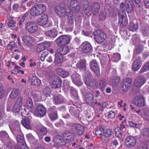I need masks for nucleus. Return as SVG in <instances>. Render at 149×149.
<instances>
[{"instance_id":"nucleus-1","label":"nucleus","mask_w":149,"mask_h":149,"mask_svg":"<svg viewBox=\"0 0 149 149\" xmlns=\"http://www.w3.org/2000/svg\"><path fill=\"white\" fill-rule=\"evenodd\" d=\"M46 9L45 6L42 4H39L31 8L30 13L33 16H38L44 13Z\"/></svg>"},{"instance_id":"nucleus-2","label":"nucleus","mask_w":149,"mask_h":149,"mask_svg":"<svg viewBox=\"0 0 149 149\" xmlns=\"http://www.w3.org/2000/svg\"><path fill=\"white\" fill-rule=\"evenodd\" d=\"M72 139V133L68 131L65 132L63 134V137L62 139L56 140L55 141L56 143L59 147L65 145L68 143Z\"/></svg>"},{"instance_id":"nucleus-3","label":"nucleus","mask_w":149,"mask_h":149,"mask_svg":"<svg viewBox=\"0 0 149 149\" xmlns=\"http://www.w3.org/2000/svg\"><path fill=\"white\" fill-rule=\"evenodd\" d=\"M83 80L87 86H93L96 85V81L92 77L91 74L89 71H86L83 76Z\"/></svg>"},{"instance_id":"nucleus-4","label":"nucleus","mask_w":149,"mask_h":149,"mask_svg":"<svg viewBox=\"0 0 149 149\" xmlns=\"http://www.w3.org/2000/svg\"><path fill=\"white\" fill-rule=\"evenodd\" d=\"M128 20L125 10L121 9L119 11L118 24L121 27L126 26L128 23Z\"/></svg>"},{"instance_id":"nucleus-5","label":"nucleus","mask_w":149,"mask_h":149,"mask_svg":"<svg viewBox=\"0 0 149 149\" xmlns=\"http://www.w3.org/2000/svg\"><path fill=\"white\" fill-rule=\"evenodd\" d=\"M72 39L71 36L66 35H61L55 40V42L58 46H62L68 44Z\"/></svg>"},{"instance_id":"nucleus-6","label":"nucleus","mask_w":149,"mask_h":149,"mask_svg":"<svg viewBox=\"0 0 149 149\" xmlns=\"http://www.w3.org/2000/svg\"><path fill=\"white\" fill-rule=\"evenodd\" d=\"M25 28L26 30L30 33H35L38 29L37 24L33 22L30 21L25 24Z\"/></svg>"},{"instance_id":"nucleus-7","label":"nucleus","mask_w":149,"mask_h":149,"mask_svg":"<svg viewBox=\"0 0 149 149\" xmlns=\"http://www.w3.org/2000/svg\"><path fill=\"white\" fill-rule=\"evenodd\" d=\"M94 34L95 35L94 38L95 40L98 43L103 42L107 37L105 33L100 30L95 31Z\"/></svg>"},{"instance_id":"nucleus-8","label":"nucleus","mask_w":149,"mask_h":149,"mask_svg":"<svg viewBox=\"0 0 149 149\" xmlns=\"http://www.w3.org/2000/svg\"><path fill=\"white\" fill-rule=\"evenodd\" d=\"M81 52L84 53L90 52L92 50V47L91 44L88 42H83L80 46Z\"/></svg>"},{"instance_id":"nucleus-9","label":"nucleus","mask_w":149,"mask_h":149,"mask_svg":"<svg viewBox=\"0 0 149 149\" xmlns=\"http://www.w3.org/2000/svg\"><path fill=\"white\" fill-rule=\"evenodd\" d=\"M46 110L45 107L42 105H40L35 109V114L37 117H42L46 114Z\"/></svg>"},{"instance_id":"nucleus-10","label":"nucleus","mask_w":149,"mask_h":149,"mask_svg":"<svg viewBox=\"0 0 149 149\" xmlns=\"http://www.w3.org/2000/svg\"><path fill=\"white\" fill-rule=\"evenodd\" d=\"M125 145L128 148L134 146L136 143V139L134 136H127L125 140Z\"/></svg>"},{"instance_id":"nucleus-11","label":"nucleus","mask_w":149,"mask_h":149,"mask_svg":"<svg viewBox=\"0 0 149 149\" xmlns=\"http://www.w3.org/2000/svg\"><path fill=\"white\" fill-rule=\"evenodd\" d=\"M90 65V68L93 71L96 75H99L100 73L99 66L96 60H93L91 61Z\"/></svg>"},{"instance_id":"nucleus-12","label":"nucleus","mask_w":149,"mask_h":149,"mask_svg":"<svg viewBox=\"0 0 149 149\" xmlns=\"http://www.w3.org/2000/svg\"><path fill=\"white\" fill-rule=\"evenodd\" d=\"M141 59V57L139 56H137L135 58V60L134 61L132 68V69L133 70L136 71L141 68L142 63Z\"/></svg>"},{"instance_id":"nucleus-13","label":"nucleus","mask_w":149,"mask_h":149,"mask_svg":"<svg viewBox=\"0 0 149 149\" xmlns=\"http://www.w3.org/2000/svg\"><path fill=\"white\" fill-rule=\"evenodd\" d=\"M71 78L73 82L77 86H79L82 84L83 82L81 80V76L78 74L74 72L72 75Z\"/></svg>"},{"instance_id":"nucleus-14","label":"nucleus","mask_w":149,"mask_h":149,"mask_svg":"<svg viewBox=\"0 0 149 149\" xmlns=\"http://www.w3.org/2000/svg\"><path fill=\"white\" fill-rule=\"evenodd\" d=\"M62 83L61 78L57 76H55L52 78V81L51 86L54 88L60 87Z\"/></svg>"},{"instance_id":"nucleus-15","label":"nucleus","mask_w":149,"mask_h":149,"mask_svg":"<svg viewBox=\"0 0 149 149\" xmlns=\"http://www.w3.org/2000/svg\"><path fill=\"white\" fill-rule=\"evenodd\" d=\"M22 98L21 96H19L17 102L14 104L13 108V111L14 112L18 113L20 110L22 105Z\"/></svg>"},{"instance_id":"nucleus-16","label":"nucleus","mask_w":149,"mask_h":149,"mask_svg":"<svg viewBox=\"0 0 149 149\" xmlns=\"http://www.w3.org/2000/svg\"><path fill=\"white\" fill-rule=\"evenodd\" d=\"M134 104L138 107L143 106L145 105L144 100L141 96H136L133 100Z\"/></svg>"},{"instance_id":"nucleus-17","label":"nucleus","mask_w":149,"mask_h":149,"mask_svg":"<svg viewBox=\"0 0 149 149\" xmlns=\"http://www.w3.org/2000/svg\"><path fill=\"white\" fill-rule=\"evenodd\" d=\"M49 54L48 52L47 51H45L41 54L40 57V59L42 61H44L46 58V61L49 62L51 63L53 61L52 57L51 56H48Z\"/></svg>"},{"instance_id":"nucleus-18","label":"nucleus","mask_w":149,"mask_h":149,"mask_svg":"<svg viewBox=\"0 0 149 149\" xmlns=\"http://www.w3.org/2000/svg\"><path fill=\"white\" fill-rule=\"evenodd\" d=\"M73 127L75 131V133L77 134L80 135L83 133L84 128L82 125L79 124H75L74 125Z\"/></svg>"},{"instance_id":"nucleus-19","label":"nucleus","mask_w":149,"mask_h":149,"mask_svg":"<svg viewBox=\"0 0 149 149\" xmlns=\"http://www.w3.org/2000/svg\"><path fill=\"white\" fill-rule=\"evenodd\" d=\"M23 44L26 46H30L32 45L33 41V38L29 36H25L22 38Z\"/></svg>"},{"instance_id":"nucleus-20","label":"nucleus","mask_w":149,"mask_h":149,"mask_svg":"<svg viewBox=\"0 0 149 149\" xmlns=\"http://www.w3.org/2000/svg\"><path fill=\"white\" fill-rule=\"evenodd\" d=\"M48 21V16L44 14L38 20L37 22L38 25L41 26H44L47 24Z\"/></svg>"},{"instance_id":"nucleus-21","label":"nucleus","mask_w":149,"mask_h":149,"mask_svg":"<svg viewBox=\"0 0 149 149\" xmlns=\"http://www.w3.org/2000/svg\"><path fill=\"white\" fill-rule=\"evenodd\" d=\"M77 67L80 70H84L86 69V60L84 59H81L76 65Z\"/></svg>"},{"instance_id":"nucleus-22","label":"nucleus","mask_w":149,"mask_h":149,"mask_svg":"<svg viewBox=\"0 0 149 149\" xmlns=\"http://www.w3.org/2000/svg\"><path fill=\"white\" fill-rule=\"evenodd\" d=\"M145 81L144 78L140 77L136 78L134 82V85L136 87H140L145 83Z\"/></svg>"},{"instance_id":"nucleus-23","label":"nucleus","mask_w":149,"mask_h":149,"mask_svg":"<svg viewBox=\"0 0 149 149\" xmlns=\"http://www.w3.org/2000/svg\"><path fill=\"white\" fill-rule=\"evenodd\" d=\"M63 55L57 52L55 55L54 62L57 65L62 63L63 61Z\"/></svg>"},{"instance_id":"nucleus-24","label":"nucleus","mask_w":149,"mask_h":149,"mask_svg":"<svg viewBox=\"0 0 149 149\" xmlns=\"http://www.w3.org/2000/svg\"><path fill=\"white\" fill-rule=\"evenodd\" d=\"M70 7L73 10H77L78 11L79 10L80 7L79 3L77 1L75 0H72L70 2Z\"/></svg>"},{"instance_id":"nucleus-25","label":"nucleus","mask_w":149,"mask_h":149,"mask_svg":"<svg viewBox=\"0 0 149 149\" xmlns=\"http://www.w3.org/2000/svg\"><path fill=\"white\" fill-rule=\"evenodd\" d=\"M54 101L56 104H61L65 102V100L62 96L60 95L54 97Z\"/></svg>"},{"instance_id":"nucleus-26","label":"nucleus","mask_w":149,"mask_h":149,"mask_svg":"<svg viewBox=\"0 0 149 149\" xmlns=\"http://www.w3.org/2000/svg\"><path fill=\"white\" fill-rule=\"evenodd\" d=\"M85 100L87 104H92L93 102V95L91 93H87L85 95Z\"/></svg>"},{"instance_id":"nucleus-27","label":"nucleus","mask_w":149,"mask_h":149,"mask_svg":"<svg viewBox=\"0 0 149 149\" xmlns=\"http://www.w3.org/2000/svg\"><path fill=\"white\" fill-rule=\"evenodd\" d=\"M69 48L67 46H65L59 48L57 52L62 55H65L67 54L69 52Z\"/></svg>"},{"instance_id":"nucleus-28","label":"nucleus","mask_w":149,"mask_h":149,"mask_svg":"<svg viewBox=\"0 0 149 149\" xmlns=\"http://www.w3.org/2000/svg\"><path fill=\"white\" fill-rule=\"evenodd\" d=\"M21 124L26 128L30 129L31 127L29 119L28 118H26L22 120Z\"/></svg>"},{"instance_id":"nucleus-29","label":"nucleus","mask_w":149,"mask_h":149,"mask_svg":"<svg viewBox=\"0 0 149 149\" xmlns=\"http://www.w3.org/2000/svg\"><path fill=\"white\" fill-rule=\"evenodd\" d=\"M56 71L57 74L62 77H66L68 75V72L63 70L61 68H58L56 70Z\"/></svg>"},{"instance_id":"nucleus-30","label":"nucleus","mask_w":149,"mask_h":149,"mask_svg":"<svg viewBox=\"0 0 149 149\" xmlns=\"http://www.w3.org/2000/svg\"><path fill=\"white\" fill-rule=\"evenodd\" d=\"M47 133V130L46 128L43 126H40L38 129V133L39 136H40V138H42L41 136L45 135Z\"/></svg>"},{"instance_id":"nucleus-31","label":"nucleus","mask_w":149,"mask_h":149,"mask_svg":"<svg viewBox=\"0 0 149 149\" xmlns=\"http://www.w3.org/2000/svg\"><path fill=\"white\" fill-rule=\"evenodd\" d=\"M46 36L51 38H55L57 35V31L55 29H53L46 32Z\"/></svg>"},{"instance_id":"nucleus-32","label":"nucleus","mask_w":149,"mask_h":149,"mask_svg":"<svg viewBox=\"0 0 149 149\" xmlns=\"http://www.w3.org/2000/svg\"><path fill=\"white\" fill-rule=\"evenodd\" d=\"M19 123L17 121H14L12 123L10 124L9 125V127L10 129L13 130H15L19 129Z\"/></svg>"},{"instance_id":"nucleus-33","label":"nucleus","mask_w":149,"mask_h":149,"mask_svg":"<svg viewBox=\"0 0 149 149\" xmlns=\"http://www.w3.org/2000/svg\"><path fill=\"white\" fill-rule=\"evenodd\" d=\"M41 80L36 77H33L31 79V84L32 85L39 86L41 83Z\"/></svg>"},{"instance_id":"nucleus-34","label":"nucleus","mask_w":149,"mask_h":149,"mask_svg":"<svg viewBox=\"0 0 149 149\" xmlns=\"http://www.w3.org/2000/svg\"><path fill=\"white\" fill-rule=\"evenodd\" d=\"M100 6L97 3H95L91 7V12L94 15H96L98 12Z\"/></svg>"},{"instance_id":"nucleus-35","label":"nucleus","mask_w":149,"mask_h":149,"mask_svg":"<svg viewBox=\"0 0 149 149\" xmlns=\"http://www.w3.org/2000/svg\"><path fill=\"white\" fill-rule=\"evenodd\" d=\"M125 8L127 13L131 12L134 8L133 6L130 4V2L128 0L125 1Z\"/></svg>"},{"instance_id":"nucleus-36","label":"nucleus","mask_w":149,"mask_h":149,"mask_svg":"<svg viewBox=\"0 0 149 149\" xmlns=\"http://www.w3.org/2000/svg\"><path fill=\"white\" fill-rule=\"evenodd\" d=\"M148 71H149V61L143 65L139 71V73L141 74Z\"/></svg>"},{"instance_id":"nucleus-37","label":"nucleus","mask_w":149,"mask_h":149,"mask_svg":"<svg viewBox=\"0 0 149 149\" xmlns=\"http://www.w3.org/2000/svg\"><path fill=\"white\" fill-rule=\"evenodd\" d=\"M32 95L35 101H38L41 100L40 94L39 92L35 91L32 93Z\"/></svg>"},{"instance_id":"nucleus-38","label":"nucleus","mask_w":149,"mask_h":149,"mask_svg":"<svg viewBox=\"0 0 149 149\" xmlns=\"http://www.w3.org/2000/svg\"><path fill=\"white\" fill-rule=\"evenodd\" d=\"M141 30L143 34L145 36L149 35V30L148 27L146 25H143L141 24Z\"/></svg>"},{"instance_id":"nucleus-39","label":"nucleus","mask_w":149,"mask_h":149,"mask_svg":"<svg viewBox=\"0 0 149 149\" xmlns=\"http://www.w3.org/2000/svg\"><path fill=\"white\" fill-rule=\"evenodd\" d=\"M104 129L102 127L97 128L95 131V133L96 136L99 137H101L103 135Z\"/></svg>"},{"instance_id":"nucleus-40","label":"nucleus","mask_w":149,"mask_h":149,"mask_svg":"<svg viewBox=\"0 0 149 149\" xmlns=\"http://www.w3.org/2000/svg\"><path fill=\"white\" fill-rule=\"evenodd\" d=\"M120 81L119 77H114L113 78L110 79L109 81L110 84L113 85H116Z\"/></svg>"},{"instance_id":"nucleus-41","label":"nucleus","mask_w":149,"mask_h":149,"mask_svg":"<svg viewBox=\"0 0 149 149\" xmlns=\"http://www.w3.org/2000/svg\"><path fill=\"white\" fill-rule=\"evenodd\" d=\"M68 22L69 24H72L74 22V17L73 15V13L70 11L67 15Z\"/></svg>"},{"instance_id":"nucleus-42","label":"nucleus","mask_w":149,"mask_h":149,"mask_svg":"<svg viewBox=\"0 0 149 149\" xmlns=\"http://www.w3.org/2000/svg\"><path fill=\"white\" fill-rule=\"evenodd\" d=\"M143 49V47L141 45L137 46L134 51L133 56L135 58L136 56V54L140 53Z\"/></svg>"},{"instance_id":"nucleus-43","label":"nucleus","mask_w":149,"mask_h":149,"mask_svg":"<svg viewBox=\"0 0 149 149\" xmlns=\"http://www.w3.org/2000/svg\"><path fill=\"white\" fill-rule=\"evenodd\" d=\"M19 95L18 90L16 88L13 89L12 91L11 92L10 95V97L13 99Z\"/></svg>"},{"instance_id":"nucleus-44","label":"nucleus","mask_w":149,"mask_h":149,"mask_svg":"<svg viewBox=\"0 0 149 149\" xmlns=\"http://www.w3.org/2000/svg\"><path fill=\"white\" fill-rule=\"evenodd\" d=\"M33 105V103L32 100L30 98L27 99L25 107L28 109H31Z\"/></svg>"},{"instance_id":"nucleus-45","label":"nucleus","mask_w":149,"mask_h":149,"mask_svg":"<svg viewBox=\"0 0 149 149\" xmlns=\"http://www.w3.org/2000/svg\"><path fill=\"white\" fill-rule=\"evenodd\" d=\"M120 59V55L118 53L114 54L112 56V60L113 62H117Z\"/></svg>"},{"instance_id":"nucleus-46","label":"nucleus","mask_w":149,"mask_h":149,"mask_svg":"<svg viewBox=\"0 0 149 149\" xmlns=\"http://www.w3.org/2000/svg\"><path fill=\"white\" fill-rule=\"evenodd\" d=\"M16 23L13 20V17H10L8 19V25L9 27H14L15 26Z\"/></svg>"},{"instance_id":"nucleus-47","label":"nucleus","mask_w":149,"mask_h":149,"mask_svg":"<svg viewBox=\"0 0 149 149\" xmlns=\"http://www.w3.org/2000/svg\"><path fill=\"white\" fill-rule=\"evenodd\" d=\"M112 131L111 129H108L104 130V136L107 137H110L112 135Z\"/></svg>"},{"instance_id":"nucleus-48","label":"nucleus","mask_w":149,"mask_h":149,"mask_svg":"<svg viewBox=\"0 0 149 149\" xmlns=\"http://www.w3.org/2000/svg\"><path fill=\"white\" fill-rule=\"evenodd\" d=\"M107 85L106 82L104 80H101L99 83V88L101 90L103 91L104 90Z\"/></svg>"},{"instance_id":"nucleus-49","label":"nucleus","mask_w":149,"mask_h":149,"mask_svg":"<svg viewBox=\"0 0 149 149\" xmlns=\"http://www.w3.org/2000/svg\"><path fill=\"white\" fill-rule=\"evenodd\" d=\"M129 29L132 31L136 30L138 28V25L137 24H134L133 22L130 23L129 27Z\"/></svg>"},{"instance_id":"nucleus-50","label":"nucleus","mask_w":149,"mask_h":149,"mask_svg":"<svg viewBox=\"0 0 149 149\" xmlns=\"http://www.w3.org/2000/svg\"><path fill=\"white\" fill-rule=\"evenodd\" d=\"M115 132L116 136L118 138H120L122 135V133L121 131H120L119 127L115 128Z\"/></svg>"},{"instance_id":"nucleus-51","label":"nucleus","mask_w":149,"mask_h":149,"mask_svg":"<svg viewBox=\"0 0 149 149\" xmlns=\"http://www.w3.org/2000/svg\"><path fill=\"white\" fill-rule=\"evenodd\" d=\"M56 13L60 17H63L66 14V11L64 9H62L61 10H58L56 11Z\"/></svg>"},{"instance_id":"nucleus-52","label":"nucleus","mask_w":149,"mask_h":149,"mask_svg":"<svg viewBox=\"0 0 149 149\" xmlns=\"http://www.w3.org/2000/svg\"><path fill=\"white\" fill-rule=\"evenodd\" d=\"M49 117L52 121H54L58 118L57 115L56 113H54L50 114Z\"/></svg>"},{"instance_id":"nucleus-53","label":"nucleus","mask_w":149,"mask_h":149,"mask_svg":"<svg viewBox=\"0 0 149 149\" xmlns=\"http://www.w3.org/2000/svg\"><path fill=\"white\" fill-rule=\"evenodd\" d=\"M130 86L127 84L123 83L121 89L123 91L126 92L129 90Z\"/></svg>"},{"instance_id":"nucleus-54","label":"nucleus","mask_w":149,"mask_h":149,"mask_svg":"<svg viewBox=\"0 0 149 149\" xmlns=\"http://www.w3.org/2000/svg\"><path fill=\"white\" fill-rule=\"evenodd\" d=\"M129 125L131 127L139 129L140 127V125L139 124H136L132 121L129 122Z\"/></svg>"},{"instance_id":"nucleus-55","label":"nucleus","mask_w":149,"mask_h":149,"mask_svg":"<svg viewBox=\"0 0 149 149\" xmlns=\"http://www.w3.org/2000/svg\"><path fill=\"white\" fill-rule=\"evenodd\" d=\"M45 49L43 44L42 43L38 46L37 50L38 52H40Z\"/></svg>"},{"instance_id":"nucleus-56","label":"nucleus","mask_w":149,"mask_h":149,"mask_svg":"<svg viewBox=\"0 0 149 149\" xmlns=\"http://www.w3.org/2000/svg\"><path fill=\"white\" fill-rule=\"evenodd\" d=\"M15 42L14 41L10 42L7 46V48L8 49L11 50L15 47Z\"/></svg>"},{"instance_id":"nucleus-57","label":"nucleus","mask_w":149,"mask_h":149,"mask_svg":"<svg viewBox=\"0 0 149 149\" xmlns=\"http://www.w3.org/2000/svg\"><path fill=\"white\" fill-rule=\"evenodd\" d=\"M0 137L2 138H7L8 135L6 131H2L0 132Z\"/></svg>"},{"instance_id":"nucleus-58","label":"nucleus","mask_w":149,"mask_h":149,"mask_svg":"<svg viewBox=\"0 0 149 149\" xmlns=\"http://www.w3.org/2000/svg\"><path fill=\"white\" fill-rule=\"evenodd\" d=\"M132 79L129 78L125 79L123 81V83L127 84L128 86H131Z\"/></svg>"},{"instance_id":"nucleus-59","label":"nucleus","mask_w":149,"mask_h":149,"mask_svg":"<svg viewBox=\"0 0 149 149\" xmlns=\"http://www.w3.org/2000/svg\"><path fill=\"white\" fill-rule=\"evenodd\" d=\"M132 40L134 43L136 42H139L140 41L139 37L138 35L135 34L133 36Z\"/></svg>"},{"instance_id":"nucleus-60","label":"nucleus","mask_w":149,"mask_h":149,"mask_svg":"<svg viewBox=\"0 0 149 149\" xmlns=\"http://www.w3.org/2000/svg\"><path fill=\"white\" fill-rule=\"evenodd\" d=\"M69 112L70 114L73 116H76L77 114V111L75 109L72 107L70 108Z\"/></svg>"},{"instance_id":"nucleus-61","label":"nucleus","mask_w":149,"mask_h":149,"mask_svg":"<svg viewBox=\"0 0 149 149\" xmlns=\"http://www.w3.org/2000/svg\"><path fill=\"white\" fill-rule=\"evenodd\" d=\"M27 0H24V1L22 2L21 6L20 7V10L22 11H24L26 9L25 4L27 2Z\"/></svg>"},{"instance_id":"nucleus-62","label":"nucleus","mask_w":149,"mask_h":149,"mask_svg":"<svg viewBox=\"0 0 149 149\" xmlns=\"http://www.w3.org/2000/svg\"><path fill=\"white\" fill-rule=\"evenodd\" d=\"M106 18V14L105 12H102L99 15V19L101 20H104Z\"/></svg>"},{"instance_id":"nucleus-63","label":"nucleus","mask_w":149,"mask_h":149,"mask_svg":"<svg viewBox=\"0 0 149 149\" xmlns=\"http://www.w3.org/2000/svg\"><path fill=\"white\" fill-rule=\"evenodd\" d=\"M28 139L30 141H32L34 139V137L31 133H29L26 135Z\"/></svg>"},{"instance_id":"nucleus-64","label":"nucleus","mask_w":149,"mask_h":149,"mask_svg":"<svg viewBox=\"0 0 149 149\" xmlns=\"http://www.w3.org/2000/svg\"><path fill=\"white\" fill-rule=\"evenodd\" d=\"M142 133L144 136H149V130L147 128L144 129Z\"/></svg>"}]
</instances>
